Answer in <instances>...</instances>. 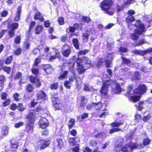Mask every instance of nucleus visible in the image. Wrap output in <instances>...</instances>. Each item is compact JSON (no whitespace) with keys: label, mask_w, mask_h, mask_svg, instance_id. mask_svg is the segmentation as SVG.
Masks as SVG:
<instances>
[{"label":"nucleus","mask_w":152,"mask_h":152,"mask_svg":"<svg viewBox=\"0 0 152 152\" xmlns=\"http://www.w3.org/2000/svg\"><path fill=\"white\" fill-rule=\"evenodd\" d=\"M133 26L136 28L134 29V33L131 34L130 36L132 39L135 41L138 39L140 36L142 35L143 33L145 32L146 30L144 24L142 23L140 20H137Z\"/></svg>","instance_id":"1"},{"label":"nucleus","mask_w":152,"mask_h":152,"mask_svg":"<svg viewBox=\"0 0 152 152\" xmlns=\"http://www.w3.org/2000/svg\"><path fill=\"white\" fill-rule=\"evenodd\" d=\"M27 119L26 122V130L28 132L32 133L33 131L34 125L35 121V115L32 112H29L25 117Z\"/></svg>","instance_id":"2"},{"label":"nucleus","mask_w":152,"mask_h":152,"mask_svg":"<svg viewBox=\"0 0 152 152\" xmlns=\"http://www.w3.org/2000/svg\"><path fill=\"white\" fill-rule=\"evenodd\" d=\"M113 1L112 0H103L100 3V7L103 11H105L108 14L112 15H113V10H110L113 5Z\"/></svg>","instance_id":"3"},{"label":"nucleus","mask_w":152,"mask_h":152,"mask_svg":"<svg viewBox=\"0 0 152 152\" xmlns=\"http://www.w3.org/2000/svg\"><path fill=\"white\" fill-rule=\"evenodd\" d=\"M58 93H53L51 95V99L55 110L61 109L63 105L61 103L60 100L57 96Z\"/></svg>","instance_id":"4"},{"label":"nucleus","mask_w":152,"mask_h":152,"mask_svg":"<svg viewBox=\"0 0 152 152\" xmlns=\"http://www.w3.org/2000/svg\"><path fill=\"white\" fill-rule=\"evenodd\" d=\"M75 61L77 64V65H79L82 64V63L85 65L86 69H88L90 68L91 65V61L89 58L83 56L81 58L78 57L76 59Z\"/></svg>","instance_id":"5"},{"label":"nucleus","mask_w":152,"mask_h":152,"mask_svg":"<svg viewBox=\"0 0 152 152\" xmlns=\"http://www.w3.org/2000/svg\"><path fill=\"white\" fill-rule=\"evenodd\" d=\"M147 90L146 85L143 84L139 85L137 87L134 89L133 92L134 95H139L141 96L146 93Z\"/></svg>","instance_id":"6"},{"label":"nucleus","mask_w":152,"mask_h":152,"mask_svg":"<svg viewBox=\"0 0 152 152\" xmlns=\"http://www.w3.org/2000/svg\"><path fill=\"white\" fill-rule=\"evenodd\" d=\"M50 143V140H41L38 142L37 145L40 150H42L48 147Z\"/></svg>","instance_id":"7"},{"label":"nucleus","mask_w":152,"mask_h":152,"mask_svg":"<svg viewBox=\"0 0 152 152\" xmlns=\"http://www.w3.org/2000/svg\"><path fill=\"white\" fill-rule=\"evenodd\" d=\"M36 98L37 100L45 101L48 99V95L42 90H39L36 93Z\"/></svg>","instance_id":"8"},{"label":"nucleus","mask_w":152,"mask_h":152,"mask_svg":"<svg viewBox=\"0 0 152 152\" xmlns=\"http://www.w3.org/2000/svg\"><path fill=\"white\" fill-rule=\"evenodd\" d=\"M64 50L61 52L62 55L65 57H68L71 52V47L67 44H64L62 46Z\"/></svg>","instance_id":"9"},{"label":"nucleus","mask_w":152,"mask_h":152,"mask_svg":"<svg viewBox=\"0 0 152 152\" xmlns=\"http://www.w3.org/2000/svg\"><path fill=\"white\" fill-rule=\"evenodd\" d=\"M28 78L30 82L32 83L35 84L37 88H39L41 86L42 84L39 79L37 77L31 75L29 76Z\"/></svg>","instance_id":"10"},{"label":"nucleus","mask_w":152,"mask_h":152,"mask_svg":"<svg viewBox=\"0 0 152 152\" xmlns=\"http://www.w3.org/2000/svg\"><path fill=\"white\" fill-rule=\"evenodd\" d=\"M49 123L46 118L43 117L39 121V126L42 128L44 129L48 126Z\"/></svg>","instance_id":"11"},{"label":"nucleus","mask_w":152,"mask_h":152,"mask_svg":"<svg viewBox=\"0 0 152 152\" xmlns=\"http://www.w3.org/2000/svg\"><path fill=\"white\" fill-rule=\"evenodd\" d=\"M74 65L75 64L73 63L72 66L69 68V71L72 72L74 75L73 76H70L69 77V81L71 83L73 82L74 81L75 79L76 78V75L74 70Z\"/></svg>","instance_id":"12"},{"label":"nucleus","mask_w":152,"mask_h":152,"mask_svg":"<svg viewBox=\"0 0 152 152\" xmlns=\"http://www.w3.org/2000/svg\"><path fill=\"white\" fill-rule=\"evenodd\" d=\"M42 69L45 71L47 74H51L53 71V67L49 64H43L42 65Z\"/></svg>","instance_id":"13"},{"label":"nucleus","mask_w":152,"mask_h":152,"mask_svg":"<svg viewBox=\"0 0 152 152\" xmlns=\"http://www.w3.org/2000/svg\"><path fill=\"white\" fill-rule=\"evenodd\" d=\"M21 8L22 7L21 6H19L17 7L16 15L14 18L15 21H18L20 19V14L21 12Z\"/></svg>","instance_id":"14"},{"label":"nucleus","mask_w":152,"mask_h":152,"mask_svg":"<svg viewBox=\"0 0 152 152\" xmlns=\"http://www.w3.org/2000/svg\"><path fill=\"white\" fill-rule=\"evenodd\" d=\"M34 87L31 83H28L26 85L25 88V91L27 93H31L34 91Z\"/></svg>","instance_id":"15"},{"label":"nucleus","mask_w":152,"mask_h":152,"mask_svg":"<svg viewBox=\"0 0 152 152\" xmlns=\"http://www.w3.org/2000/svg\"><path fill=\"white\" fill-rule=\"evenodd\" d=\"M76 70L79 74H81L84 72L87 69L86 66H83L82 64L79 65H77Z\"/></svg>","instance_id":"16"},{"label":"nucleus","mask_w":152,"mask_h":152,"mask_svg":"<svg viewBox=\"0 0 152 152\" xmlns=\"http://www.w3.org/2000/svg\"><path fill=\"white\" fill-rule=\"evenodd\" d=\"M34 19L35 20H39L40 22L44 21V18L40 12H37L34 15Z\"/></svg>","instance_id":"17"},{"label":"nucleus","mask_w":152,"mask_h":152,"mask_svg":"<svg viewBox=\"0 0 152 152\" xmlns=\"http://www.w3.org/2000/svg\"><path fill=\"white\" fill-rule=\"evenodd\" d=\"M72 41L73 46L75 49L77 50H79L80 48L78 39L77 38H74L72 39Z\"/></svg>","instance_id":"18"},{"label":"nucleus","mask_w":152,"mask_h":152,"mask_svg":"<svg viewBox=\"0 0 152 152\" xmlns=\"http://www.w3.org/2000/svg\"><path fill=\"white\" fill-rule=\"evenodd\" d=\"M10 142L12 149L13 151L16 150L18 146V143L14 140H10Z\"/></svg>","instance_id":"19"},{"label":"nucleus","mask_w":152,"mask_h":152,"mask_svg":"<svg viewBox=\"0 0 152 152\" xmlns=\"http://www.w3.org/2000/svg\"><path fill=\"white\" fill-rule=\"evenodd\" d=\"M43 27L42 26L37 25L35 28V33L36 34H39L43 30Z\"/></svg>","instance_id":"20"},{"label":"nucleus","mask_w":152,"mask_h":152,"mask_svg":"<svg viewBox=\"0 0 152 152\" xmlns=\"http://www.w3.org/2000/svg\"><path fill=\"white\" fill-rule=\"evenodd\" d=\"M108 90L107 87H106L105 86L102 85V86L100 92L102 95H103L104 96H106L107 95Z\"/></svg>","instance_id":"21"},{"label":"nucleus","mask_w":152,"mask_h":152,"mask_svg":"<svg viewBox=\"0 0 152 152\" xmlns=\"http://www.w3.org/2000/svg\"><path fill=\"white\" fill-rule=\"evenodd\" d=\"M116 144L114 148V151L115 152H119L121 150L123 146L122 143V142H120Z\"/></svg>","instance_id":"22"},{"label":"nucleus","mask_w":152,"mask_h":152,"mask_svg":"<svg viewBox=\"0 0 152 152\" xmlns=\"http://www.w3.org/2000/svg\"><path fill=\"white\" fill-rule=\"evenodd\" d=\"M135 95L134 96H131L130 97L129 99L132 102H137L139 101L141 96L139 95Z\"/></svg>","instance_id":"23"},{"label":"nucleus","mask_w":152,"mask_h":152,"mask_svg":"<svg viewBox=\"0 0 152 152\" xmlns=\"http://www.w3.org/2000/svg\"><path fill=\"white\" fill-rule=\"evenodd\" d=\"M104 59L102 58H99L97 60L96 65L98 68L102 67L104 64Z\"/></svg>","instance_id":"24"},{"label":"nucleus","mask_w":152,"mask_h":152,"mask_svg":"<svg viewBox=\"0 0 152 152\" xmlns=\"http://www.w3.org/2000/svg\"><path fill=\"white\" fill-rule=\"evenodd\" d=\"M121 59L122 61V64H123L129 65L131 64H132V62L131 60L129 58H127L124 57L122 56L121 57Z\"/></svg>","instance_id":"25"},{"label":"nucleus","mask_w":152,"mask_h":152,"mask_svg":"<svg viewBox=\"0 0 152 152\" xmlns=\"http://www.w3.org/2000/svg\"><path fill=\"white\" fill-rule=\"evenodd\" d=\"M35 66H32L31 69V71L32 73L36 76H37L39 73V68H35Z\"/></svg>","instance_id":"26"},{"label":"nucleus","mask_w":152,"mask_h":152,"mask_svg":"<svg viewBox=\"0 0 152 152\" xmlns=\"http://www.w3.org/2000/svg\"><path fill=\"white\" fill-rule=\"evenodd\" d=\"M125 20L127 23H131L135 20V19L133 16L128 15L126 18Z\"/></svg>","instance_id":"27"},{"label":"nucleus","mask_w":152,"mask_h":152,"mask_svg":"<svg viewBox=\"0 0 152 152\" xmlns=\"http://www.w3.org/2000/svg\"><path fill=\"white\" fill-rule=\"evenodd\" d=\"M13 59V57L11 55L7 57L4 60L5 64L8 65L10 64Z\"/></svg>","instance_id":"28"},{"label":"nucleus","mask_w":152,"mask_h":152,"mask_svg":"<svg viewBox=\"0 0 152 152\" xmlns=\"http://www.w3.org/2000/svg\"><path fill=\"white\" fill-rule=\"evenodd\" d=\"M90 31L88 30H86L84 33L82 35L83 37V39L86 40L87 42H88L89 37L90 36Z\"/></svg>","instance_id":"29"},{"label":"nucleus","mask_w":152,"mask_h":152,"mask_svg":"<svg viewBox=\"0 0 152 152\" xmlns=\"http://www.w3.org/2000/svg\"><path fill=\"white\" fill-rule=\"evenodd\" d=\"M146 43L145 39L144 38H142L140 40L138 41L135 42V46H140L141 45L145 44Z\"/></svg>","instance_id":"30"},{"label":"nucleus","mask_w":152,"mask_h":152,"mask_svg":"<svg viewBox=\"0 0 152 152\" xmlns=\"http://www.w3.org/2000/svg\"><path fill=\"white\" fill-rule=\"evenodd\" d=\"M26 109L22 103H18L17 105V109L19 111L22 112Z\"/></svg>","instance_id":"31"},{"label":"nucleus","mask_w":152,"mask_h":152,"mask_svg":"<svg viewBox=\"0 0 152 152\" xmlns=\"http://www.w3.org/2000/svg\"><path fill=\"white\" fill-rule=\"evenodd\" d=\"M56 141L58 143L57 146L59 148H61L64 147V143L62 139L57 138V139Z\"/></svg>","instance_id":"32"},{"label":"nucleus","mask_w":152,"mask_h":152,"mask_svg":"<svg viewBox=\"0 0 152 152\" xmlns=\"http://www.w3.org/2000/svg\"><path fill=\"white\" fill-rule=\"evenodd\" d=\"M40 56L36 58L34 60V62L32 65V66H38V64L41 62V59L40 58Z\"/></svg>","instance_id":"33"},{"label":"nucleus","mask_w":152,"mask_h":152,"mask_svg":"<svg viewBox=\"0 0 152 152\" xmlns=\"http://www.w3.org/2000/svg\"><path fill=\"white\" fill-rule=\"evenodd\" d=\"M58 82H55L51 84L50 85V88L52 90H56L58 87Z\"/></svg>","instance_id":"34"},{"label":"nucleus","mask_w":152,"mask_h":152,"mask_svg":"<svg viewBox=\"0 0 152 152\" xmlns=\"http://www.w3.org/2000/svg\"><path fill=\"white\" fill-rule=\"evenodd\" d=\"M68 73V71H64L62 73L60 74L58 77L59 80H62L65 78Z\"/></svg>","instance_id":"35"},{"label":"nucleus","mask_w":152,"mask_h":152,"mask_svg":"<svg viewBox=\"0 0 152 152\" xmlns=\"http://www.w3.org/2000/svg\"><path fill=\"white\" fill-rule=\"evenodd\" d=\"M75 120L74 118H71L69 121V124L68 126L69 129H71L75 125Z\"/></svg>","instance_id":"36"},{"label":"nucleus","mask_w":152,"mask_h":152,"mask_svg":"<svg viewBox=\"0 0 152 152\" xmlns=\"http://www.w3.org/2000/svg\"><path fill=\"white\" fill-rule=\"evenodd\" d=\"M124 122H114L110 124V125L112 127H118L120 126L123 125Z\"/></svg>","instance_id":"37"},{"label":"nucleus","mask_w":152,"mask_h":152,"mask_svg":"<svg viewBox=\"0 0 152 152\" xmlns=\"http://www.w3.org/2000/svg\"><path fill=\"white\" fill-rule=\"evenodd\" d=\"M18 26L19 25L18 23H13L10 25V29L15 31V30L18 28Z\"/></svg>","instance_id":"38"},{"label":"nucleus","mask_w":152,"mask_h":152,"mask_svg":"<svg viewBox=\"0 0 152 152\" xmlns=\"http://www.w3.org/2000/svg\"><path fill=\"white\" fill-rule=\"evenodd\" d=\"M31 46V43L28 41H26L24 42L23 48L24 50H28L29 49Z\"/></svg>","instance_id":"39"},{"label":"nucleus","mask_w":152,"mask_h":152,"mask_svg":"<svg viewBox=\"0 0 152 152\" xmlns=\"http://www.w3.org/2000/svg\"><path fill=\"white\" fill-rule=\"evenodd\" d=\"M93 105L94 107V108L97 110H99L102 107V104L100 103H94Z\"/></svg>","instance_id":"40"},{"label":"nucleus","mask_w":152,"mask_h":152,"mask_svg":"<svg viewBox=\"0 0 152 152\" xmlns=\"http://www.w3.org/2000/svg\"><path fill=\"white\" fill-rule=\"evenodd\" d=\"M113 83V82L112 80H107L105 81L103 85L106 87H107L108 88L109 86L112 85Z\"/></svg>","instance_id":"41"},{"label":"nucleus","mask_w":152,"mask_h":152,"mask_svg":"<svg viewBox=\"0 0 152 152\" xmlns=\"http://www.w3.org/2000/svg\"><path fill=\"white\" fill-rule=\"evenodd\" d=\"M2 69L8 74H10L11 71V67L7 66H3Z\"/></svg>","instance_id":"42"},{"label":"nucleus","mask_w":152,"mask_h":152,"mask_svg":"<svg viewBox=\"0 0 152 152\" xmlns=\"http://www.w3.org/2000/svg\"><path fill=\"white\" fill-rule=\"evenodd\" d=\"M81 99L80 104V106L81 107H83L86 104L87 102H85L84 101V100L86 99V97L84 96H81Z\"/></svg>","instance_id":"43"},{"label":"nucleus","mask_w":152,"mask_h":152,"mask_svg":"<svg viewBox=\"0 0 152 152\" xmlns=\"http://www.w3.org/2000/svg\"><path fill=\"white\" fill-rule=\"evenodd\" d=\"M14 54L16 56H19L22 53V49L20 47H19L13 51Z\"/></svg>","instance_id":"44"},{"label":"nucleus","mask_w":152,"mask_h":152,"mask_svg":"<svg viewBox=\"0 0 152 152\" xmlns=\"http://www.w3.org/2000/svg\"><path fill=\"white\" fill-rule=\"evenodd\" d=\"M140 74L139 72H136L134 73V74L133 76L134 80H138L140 79Z\"/></svg>","instance_id":"45"},{"label":"nucleus","mask_w":152,"mask_h":152,"mask_svg":"<svg viewBox=\"0 0 152 152\" xmlns=\"http://www.w3.org/2000/svg\"><path fill=\"white\" fill-rule=\"evenodd\" d=\"M4 100L5 101L2 103V106L5 107L9 105L11 102V100L10 99L8 98Z\"/></svg>","instance_id":"46"},{"label":"nucleus","mask_w":152,"mask_h":152,"mask_svg":"<svg viewBox=\"0 0 152 152\" xmlns=\"http://www.w3.org/2000/svg\"><path fill=\"white\" fill-rule=\"evenodd\" d=\"M88 50L87 49L80 50L77 53V56H79L82 55H85L87 53H88Z\"/></svg>","instance_id":"47"},{"label":"nucleus","mask_w":152,"mask_h":152,"mask_svg":"<svg viewBox=\"0 0 152 152\" xmlns=\"http://www.w3.org/2000/svg\"><path fill=\"white\" fill-rule=\"evenodd\" d=\"M151 140L148 138H146L143 140L142 144L144 146L148 145L150 144L151 142Z\"/></svg>","instance_id":"48"},{"label":"nucleus","mask_w":152,"mask_h":152,"mask_svg":"<svg viewBox=\"0 0 152 152\" xmlns=\"http://www.w3.org/2000/svg\"><path fill=\"white\" fill-rule=\"evenodd\" d=\"M115 92L118 93L121 92L122 91V89L121 86L119 83H117L115 87Z\"/></svg>","instance_id":"49"},{"label":"nucleus","mask_w":152,"mask_h":152,"mask_svg":"<svg viewBox=\"0 0 152 152\" xmlns=\"http://www.w3.org/2000/svg\"><path fill=\"white\" fill-rule=\"evenodd\" d=\"M20 95L18 93H14L13 95V97L15 101L16 102H18L20 100L19 97Z\"/></svg>","instance_id":"50"},{"label":"nucleus","mask_w":152,"mask_h":152,"mask_svg":"<svg viewBox=\"0 0 152 152\" xmlns=\"http://www.w3.org/2000/svg\"><path fill=\"white\" fill-rule=\"evenodd\" d=\"M82 19L84 22L87 23H89L91 21L90 17L86 16H83Z\"/></svg>","instance_id":"51"},{"label":"nucleus","mask_w":152,"mask_h":152,"mask_svg":"<svg viewBox=\"0 0 152 152\" xmlns=\"http://www.w3.org/2000/svg\"><path fill=\"white\" fill-rule=\"evenodd\" d=\"M105 65L107 68H110L111 67L112 61L109 60H106L105 61Z\"/></svg>","instance_id":"52"},{"label":"nucleus","mask_w":152,"mask_h":152,"mask_svg":"<svg viewBox=\"0 0 152 152\" xmlns=\"http://www.w3.org/2000/svg\"><path fill=\"white\" fill-rule=\"evenodd\" d=\"M144 103V101H140L138 103V106L137 107V109L138 110L141 111L143 109V107H142V105Z\"/></svg>","instance_id":"53"},{"label":"nucleus","mask_w":152,"mask_h":152,"mask_svg":"<svg viewBox=\"0 0 152 152\" xmlns=\"http://www.w3.org/2000/svg\"><path fill=\"white\" fill-rule=\"evenodd\" d=\"M0 96L1 99L2 100H4L7 99L8 95L6 92H3L1 93Z\"/></svg>","instance_id":"54"},{"label":"nucleus","mask_w":152,"mask_h":152,"mask_svg":"<svg viewBox=\"0 0 152 152\" xmlns=\"http://www.w3.org/2000/svg\"><path fill=\"white\" fill-rule=\"evenodd\" d=\"M64 86L67 88L70 89L71 87L70 82L69 81L66 80L64 83Z\"/></svg>","instance_id":"55"},{"label":"nucleus","mask_w":152,"mask_h":152,"mask_svg":"<svg viewBox=\"0 0 152 152\" xmlns=\"http://www.w3.org/2000/svg\"><path fill=\"white\" fill-rule=\"evenodd\" d=\"M134 1V0H126L123 3V4L124 7H126L128 5L133 3Z\"/></svg>","instance_id":"56"},{"label":"nucleus","mask_w":152,"mask_h":152,"mask_svg":"<svg viewBox=\"0 0 152 152\" xmlns=\"http://www.w3.org/2000/svg\"><path fill=\"white\" fill-rule=\"evenodd\" d=\"M21 42V38L20 35L16 37L14 39V42L16 44H19Z\"/></svg>","instance_id":"57"},{"label":"nucleus","mask_w":152,"mask_h":152,"mask_svg":"<svg viewBox=\"0 0 152 152\" xmlns=\"http://www.w3.org/2000/svg\"><path fill=\"white\" fill-rule=\"evenodd\" d=\"M151 118V115L150 113L144 116L142 118V120L144 122L146 121L149 120Z\"/></svg>","instance_id":"58"},{"label":"nucleus","mask_w":152,"mask_h":152,"mask_svg":"<svg viewBox=\"0 0 152 152\" xmlns=\"http://www.w3.org/2000/svg\"><path fill=\"white\" fill-rule=\"evenodd\" d=\"M8 33L10 38H12L15 36V31L10 29L8 31Z\"/></svg>","instance_id":"59"},{"label":"nucleus","mask_w":152,"mask_h":152,"mask_svg":"<svg viewBox=\"0 0 152 152\" xmlns=\"http://www.w3.org/2000/svg\"><path fill=\"white\" fill-rule=\"evenodd\" d=\"M76 138L75 137L70 138L69 142L71 145L73 146L76 145V142L75 140Z\"/></svg>","instance_id":"60"},{"label":"nucleus","mask_w":152,"mask_h":152,"mask_svg":"<svg viewBox=\"0 0 152 152\" xmlns=\"http://www.w3.org/2000/svg\"><path fill=\"white\" fill-rule=\"evenodd\" d=\"M17 105L15 103H12L10 106V109L14 111L17 109Z\"/></svg>","instance_id":"61"},{"label":"nucleus","mask_w":152,"mask_h":152,"mask_svg":"<svg viewBox=\"0 0 152 152\" xmlns=\"http://www.w3.org/2000/svg\"><path fill=\"white\" fill-rule=\"evenodd\" d=\"M58 21L60 25H63L64 24V18L61 17H60L58 18Z\"/></svg>","instance_id":"62"},{"label":"nucleus","mask_w":152,"mask_h":152,"mask_svg":"<svg viewBox=\"0 0 152 152\" xmlns=\"http://www.w3.org/2000/svg\"><path fill=\"white\" fill-rule=\"evenodd\" d=\"M119 51L121 53H126L128 50V49L122 46L120 47L119 48Z\"/></svg>","instance_id":"63"},{"label":"nucleus","mask_w":152,"mask_h":152,"mask_svg":"<svg viewBox=\"0 0 152 152\" xmlns=\"http://www.w3.org/2000/svg\"><path fill=\"white\" fill-rule=\"evenodd\" d=\"M61 41L63 42H65L68 40V35L66 34L62 36L60 38Z\"/></svg>","instance_id":"64"}]
</instances>
